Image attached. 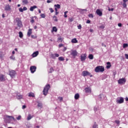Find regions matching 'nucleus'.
Wrapping results in <instances>:
<instances>
[{
  "instance_id": "338daca9",
  "label": "nucleus",
  "mask_w": 128,
  "mask_h": 128,
  "mask_svg": "<svg viewBox=\"0 0 128 128\" xmlns=\"http://www.w3.org/2000/svg\"><path fill=\"white\" fill-rule=\"evenodd\" d=\"M64 17L68 18V16L66 15V14H64Z\"/></svg>"
},
{
  "instance_id": "09e8293b",
  "label": "nucleus",
  "mask_w": 128,
  "mask_h": 128,
  "mask_svg": "<svg viewBox=\"0 0 128 128\" xmlns=\"http://www.w3.org/2000/svg\"><path fill=\"white\" fill-rule=\"evenodd\" d=\"M50 12H54V10H52V8H50Z\"/></svg>"
},
{
  "instance_id": "bf43d9fd",
  "label": "nucleus",
  "mask_w": 128,
  "mask_h": 128,
  "mask_svg": "<svg viewBox=\"0 0 128 128\" xmlns=\"http://www.w3.org/2000/svg\"><path fill=\"white\" fill-rule=\"evenodd\" d=\"M106 64H108V66H111V65H110V62H108L106 63Z\"/></svg>"
},
{
  "instance_id": "3c124183",
  "label": "nucleus",
  "mask_w": 128,
  "mask_h": 128,
  "mask_svg": "<svg viewBox=\"0 0 128 128\" xmlns=\"http://www.w3.org/2000/svg\"><path fill=\"white\" fill-rule=\"evenodd\" d=\"M28 10V8H26V7L24 6L23 8V11L24 10Z\"/></svg>"
},
{
  "instance_id": "412c9836",
  "label": "nucleus",
  "mask_w": 128,
  "mask_h": 128,
  "mask_svg": "<svg viewBox=\"0 0 128 128\" xmlns=\"http://www.w3.org/2000/svg\"><path fill=\"white\" fill-rule=\"evenodd\" d=\"M72 44H76L78 42V40H76V38H73L72 40Z\"/></svg>"
},
{
  "instance_id": "8fccbe9b",
  "label": "nucleus",
  "mask_w": 128,
  "mask_h": 128,
  "mask_svg": "<svg viewBox=\"0 0 128 128\" xmlns=\"http://www.w3.org/2000/svg\"><path fill=\"white\" fill-rule=\"evenodd\" d=\"M26 108V105H24L22 106V110H24V108Z\"/></svg>"
},
{
  "instance_id": "4be33fe9",
  "label": "nucleus",
  "mask_w": 128,
  "mask_h": 128,
  "mask_svg": "<svg viewBox=\"0 0 128 128\" xmlns=\"http://www.w3.org/2000/svg\"><path fill=\"white\" fill-rule=\"evenodd\" d=\"M32 115H30V114H29L27 118V120H32Z\"/></svg>"
},
{
  "instance_id": "bb28decb",
  "label": "nucleus",
  "mask_w": 128,
  "mask_h": 128,
  "mask_svg": "<svg viewBox=\"0 0 128 128\" xmlns=\"http://www.w3.org/2000/svg\"><path fill=\"white\" fill-rule=\"evenodd\" d=\"M88 58H90V60H94V55L92 54H89Z\"/></svg>"
},
{
  "instance_id": "603ef678",
  "label": "nucleus",
  "mask_w": 128,
  "mask_h": 128,
  "mask_svg": "<svg viewBox=\"0 0 128 128\" xmlns=\"http://www.w3.org/2000/svg\"><path fill=\"white\" fill-rule=\"evenodd\" d=\"M94 110L95 112H97L98 111V108L96 107H94Z\"/></svg>"
},
{
  "instance_id": "4468645a",
  "label": "nucleus",
  "mask_w": 128,
  "mask_h": 128,
  "mask_svg": "<svg viewBox=\"0 0 128 128\" xmlns=\"http://www.w3.org/2000/svg\"><path fill=\"white\" fill-rule=\"evenodd\" d=\"M23 96L20 94H16V98H17V100H22V98H23Z\"/></svg>"
},
{
  "instance_id": "c85d7f7f",
  "label": "nucleus",
  "mask_w": 128,
  "mask_h": 128,
  "mask_svg": "<svg viewBox=\"0 0 128 128\" xmlns=\"http://www.w3.org/2000/svg\"><path fill=\"white\" fill-rule=\"evenodd\" d=\"M52 32H58V28H56V26L53 27Z\"/></svg>"
},
{
  "instance_id": "69168bd1",
  "label": "nucleus",
  "mask_w": 128,
  "mask_h": 128,
  "mask_svg": "<svg viewBox=\"0 0 128 128\" xmlns=\"http://www.w3.org/2000/svg\"><path fill=\"white\" fill-rule=\"evenodd\" d=\"M128 0H123L124 3H126V2H128Z\"/></svg>"
},
{
  "instance_id": "a211bd4d",
  "label": "nucleus",
  "mask_w": 128,
  "mask_h": 128,
  "mask_svg": "<svg viewBox=\"0 0 128 128\" xmlns=\"http://www.w3.org/2000/svg\"><path fill=\"white\" fill-rule=\"evenodd\" d=\"M6 118H10V120H12V118L13 120H14V122L16 120V118H14L12 116H10L8 115H6Z\"/></svg>"
},
{
  "instance_id": "2eb2a0df",
  "label": "nucleus",
  "mask_w": 128,
  "mask_h": 128,
  "mask_svg": "<svg viewBox=\"0 0 128 128\" xmlns=\"http://www.w3.org/2000/svg\"><path fill=\"white\" fill-rule=\"evenodd\" d=\"M38 56V51H36L32 54V58H36V56Z\"/></svg>"
},
{
  "instance_id": "c03bdc74",
  "label": "nucleus",
  "mask_w": 128,
  "mask_h": 128,
  "mask_svg": "<svg viewBox=\"0 0 128 128\" xmlns=\"http://www.w3.org/2000/svg\"><path fill=\"white\" fill-rule=\"evenodd\" d=\"M54 72V68H50L49 72Z\"/></svg>"
},
{
  "instance_id": "f704fd0d",
  "label": "nucleus",
  "mask_w": 128,
  "mask_h": 128,
  "mask_svg": "<svg viewBox=\"0 0 128 128\" xmlns=\"http://www.w3.org/2000/svg\"><path fill=\"white\" fill-rule=\"evenodd\" d=\"M58 42H62V37L60 36L58 38Z\"/></svg>"
},
{
  "instance_id": "423d86ee",
  "label": "nucleus",
  "mask_w": 128,
  "mask_h": 128,
  "mask_svg": "<svg viewBox=\"0 0 128 128\" xmlns=\"http://www.w3.org/2000/svg\"><path fill=\"white\" fill-rule=\"evenodd\" d=\"M126 78H122L118 80V84H126Z\"/></svg>"
},
{
  "instance_id": "864d4df0",
  "label": "nucleus",
  "mask_w": 128,
  "mask_h": 128,
  "mask_svg": "<svg viewBox=\"0 0 128 128\" xmlns=\"http://www.w3.org/2000/svg\"><path fill=\"white\" fill-rule=\"evenodd\" d=\"M125 58H126L128 60V54H125Z\"/></svg>"
},
{
  "instance_id": "393cba45",
  "label": "nucleus",
  "mask_w": 128,
  "mask_h": 128,
  "mask_svg": "<svg viewBox=\"0 0 128 128\" xmlns=\"http://www.w3.org/2000/svg\"><path fill=\"white\" fill-rule=\"evenodd\" d=\"M98 98L100 100H104V98H104V95L100 94L98 96Z\"/></svg>"
},
{
  "instance_id": "5701e85b",
  "label": "nucleus",
  "mask_w": 128,
  "mask_h": 128,
  "mask_svg": "<svg viewBox=\"0 0 128 128\" xmlns=\"http://www.w3.org/2000/svg\"><path fill=\"white\" fill-rule=\"evenodd\" d=\"M79 98H80V94H76L74 96L75 100H78Z\"/></svg>"
},
{
  "instance_id": "f03ea898",
  "label": "nucleus",
  "mask_w": 128,
  "mask_h": 128,
  "mask_svg": "<svg viewBox=\"0 0 128 128\" xmlns=\"http://www.w3.org/2000/svg\"><path fill=\"white\" fill-rule=\"evenodd\" d=\"M50 88V86L48 84H46L44 88L42 93L44 96H46L48 92V90Z\"/></svg>"
},
{
  "instance_id": "7ed1b4c3",
  "label": "nucleus",
  "mask_w": 128,
  "mask_h": 128,
  "mask_svg": "<svg viewBox=\"0 0 128 128\" xmlns=\"http://www.w3.org/2000/svg\"><path fill=\"white\" fill-rule=\"evenodd\" d=\"M96 72H104V68L102 66H98L94 69Z\"/></svg>"
},
{
  "instance_id": "b1692460",
  "label": "nucleus",
  "mask_w": 128,
  "mask_h": 128,
  "mask_svg": "<svg viewBox=\"0 0 128 128\" xmlns=\"http://www.w3.org/2000/svg\"><path fill=\"white\" fill-rule=\"evenodd\" d=\"M32 29H29L28 32V36H30V34H32Z\"/></svg>"
},
{
  "instance_id": "6ab92c4d",
  "label": "nucleus",
  "mask_w": 128,
  "mask_h": 128,
  "mask_svg": "<svg viewBox=\"0 0 128 128\" xmlns=\"http://www.w3.org/2000/svg\"><path fill=\"white\" fill-rule=\"evenodd\" d=\"M38 7L36 6H31L30 8V12H34V8H36Z\"/></svg>"
},
{
  "instance_id": "f257e3e1",
  "label": "nucleus",
  "mask_w": 128,
  "mask_h": 128,
  "mask_svg": "<svg viewBox=\"0 0 128 128\" xmlns=\"http://www.w3.org/2000/svg\"><path fill=\"white\" fill-rule=\"evenodd\" d=\"M14 22L16 24V26L18 28L22 27V20H20V18H16L14 20Z\"/></svg>"
},
{
  "instance_id": "5fc2aeb1",
  "label": "nucleus",
  "mask_w": 128,
  "mask_h": 128,
  "mask_svg": "<svg viewBox=\"0 0 128 128\" xmlns=\"http://www.w3.org/2000/svg\"><path fill=\"white\" fill-rule=\"evenodd\" d=\"M110 66H112V65H108V66H106V68H110Z\"/></svg>"
},
{
  "instance_id": "0eeeda50",
  "label": "nucleus",
  "mask_w": 128,
  "mask_h": 128,
  "mask_svg": "<svg viewBox=\"0 0 128 128\" xmlns=\"http://www.w3.org/2000/svg\"><path fill=\"white\" fill-rule=\"evenodd\" d=\"M16 71H14V70H12L10 72V74H9L11 76V78H14V76H16Z\"/></svg>"
},
{
  "instance_id": "473e14b6",
  "label": "nucleus",
  "mask_w": 128,
  "mask_h": 128,
  "mask_svg": "<svg viewBox=\"0 0 128 128\" xmlns=\"http://www.w3.org/2000/svg\"><path fill=\"white\" fill-rule=\"evenodd\" d=\"M58 60L62 62H64V58L63 57L60 56L58 58Z\"/></svg>"
},
{
  "instance_id": "de8ad7c7",
  "label": "nucleus",
  "mask_w": 128,
  "mask_h": 128,
  "mask_svg": "<svg viewBox=\"0 0 128 128\" xmlns=\"http://www.w3.org/2000/svg\"><path fill=\"white\" fill-rule=\"evenodd\" d=\"M93 128H98V125H96V124H94L93 126Z\"/></svg>"
},
{
  "instance_id": "a18cd8bd",
  "label": "nucleus",
  "mask_w": 128,
  "mask_h": 128,
  "mask_svg": "<svg viewBox=\"0 0 128 128\" xmlns=\"http://www.w3.org/2000/svg\"><path fill=\"white\" fill-rule=\"evenodd\" d=\"M115 122H116V124H120V120H115Z\"/></svg>"
},
{
  "instance_id": "a878e982",
  "label": "nucleus",
  "mask_w": 128,
  "mask_h": 128,
  "mask_svg": "<svg viewBox=\"0 0 128 128\" xmlns=\"http://www.w3.org/2000/svg\"><path fill=\"white\" fill-rule=\"evenodd\" d=\"M22 2H23L24 4H28V0H22Z\"/></svg>"
},
{
  "instance_id": "cd10ccee",
  "label": "nucleus",
  "mask_w": 128,
  "mask_h": 128,
  "mask_svg": "<svg viewBox=\"0 0 128 128\" xmlns=\"http://www.w3.org/2000/svg\"><path fill=\"white\" fill-rule=\"evenodd\" d=\"M54 6L56 8H60V5L57 4H54Z\"/></svg>"
},
{
  "instance_id": "79ce46f5",
  "label": "nucleus",
  "mask_w": 128,
  "mask_h": 128,
  "mask_svg": "<svg viewBox=\"0 0 128 128\" xmlns=\"http://www.w3.org/2000/svg\"><path fill=\"white\" fill-rule=\"evenodd\" d=\"M78 30H82V25L79 24V25L78 26Z\"/></svg>"
},
{
  "instance_id": "4c0bfd02",
  "label": "nucleus",
  "mask_w": 128,
  "mask_h": 128,
  "mask_svg": "<svg viewBox=\"0 0 128 128\" xmlns=\"http://www.w3.org/2000/svg\"><path fill=\"white\" fill-rule=\"evenodd\" d=\"M19 12H24V9L22 8H19Z\"/></svg>"
},
{
  "instance_id": "7c9ffc66",
  "label": "nucleus",
  "mask_w": 128,
  "mask_h": 128,
  "mask_svg": "<svg viewBox=\"0 0 128 128\" xmlns=\"http://www.w3.org/2000/svg\"><path fill=\"white\" fill-rule=\"evenodd\" d=\"M38 108H42V104L38 102Z\"/></svg>"
},
{
  "instance_id": "f3484780",
  "label": "nucleus",
  "mask_w": 128,
  "mask_h": 128,
  "mask_svg": "<svg viewBox=\"0 0 128 128\" xmlns=\"http://www.w3.org/2000/svg\"><path fill=\"white\" fill-rule=\"evenodd\" d=\"M85 92H86V94L90 93V92H92V90H91L90 88H86Z\"/></svg>"
},
{
  "instance_id": "ddd939ff",
  "label": "nucleus",
  "mask_w": 128,
  "mask_h": 128,
  "mask_svg": "<svg viewBox=\"0 0 128 128\" xmlns=\"http://www.w3.org/2000/svg\"><path fill=\"white\" fill-rule=\"evenodd\" d=\"M6 80V78H4V74H0V82H2Z\"/></svg>"
},
{
  "instance_id": "e2e57ef3",
  "label": "nucleus",
  "mask_w": 128,
  "mask_h": 128,
  "mask_svg": "<svg viewBox=\"0 0 128 128\" xmlns=\"http://www.w3.org/2000/svg\"><path fill=\"white\" fill-rule=\"evenodd\" d=\"M47 2L48 4H50V3L52 2H50V0H48L47 2Z\"/></svg>"
},
{
  "instance_id": "6e6552de",
  "label": "nucleus",
  "mask_w": 128,
  "mask_h": 128,
  "mask_svg": "<svg viewBox=\"0 0 128 128\" xmlns=\"http://www.w3.org/2000/svg\"><path fill=\"white\" fill-rule=\"evenodd\" d=\"M36 66H32L30 67V70L32 74H34V72H36Z\"/></svg>"
},
{
  "instance_id": "aec40b11",
  "label": "nucleus",
  "mask_w": 128,
  "mask_h": 128,
  "mask_svg": "<svg viewBox=\"0 0 128 128\" xmlns=\"http://www.w3.org/2000/svg\"><path fill=\"white\" fill-rule=\"evenodd\" d=\"M28 96L30 98H34V94L32 92H30L28 94Z\"/></svg>"
},
{
  "instance_id": "58836bf2",
  "label": "nucleus",
  "mask_w": 128,
  "mask_h": 128,
  "mask_svg": "<svg viewBox=\"0 0 128 128\" xmlns=\"http://www.w3.org/2000/svg\"><path fill=\"white\" fill-rule=\"evenodd\" d=\"M21 118H22V116H18V117L16 118V120H20Z\"/></svg>"
},
{
  "instance_id": "052dcab7",
  "label": "nucleus",
  "mask_w": 128,
  "mask_h": 128,
  "mask_svg": "<svg viewBox=\"0 0 128 128\" xmlns=\"http://www.w3.org/2000/svg\"><path fill=\"white\" fill-rule=\"evenodd\" d=\"M90 32H94V30H92V29H90Z\"/></svg>"
},
{
  "instance_id": "39448f33",
  "label": "nucleus",
  "mask_w": 128,
  "mask_h": 128,
  "mask_svg": "<svg viewBox=\"0 0 128 128\" xmlns=\"http://www.w3.org/2000/svg\"><path fill=\"white\" fill-rule=\"evenodd\" d=\"M124 98L122 97L119 98H118L116 100V102L117 104H124Z\"/></svg>"
},
{
  "instance_id": "20e7f679",
  "label": "nucleus",
  "mask_w": 128,
  "mask_h": 128,
  "mask_svg": "<svg viewBox=\"0 0 128 128\" xmlns=\"http://www.w3.org/2000/svg\"><path fill=\"white\" fill-rule=\"evenodd\" d=\"M82 74L83 76H90V78L92 76V74H90V73L88 71H84L82 72Z\"/></svg>"
},
{
  "instance_id": "dca6fc26",
  "label": "nucleus",
  "mask_w": 128,
  "mask_h": 128,
  "mask_svg": "<svg viewBox=\"0 0 128 128\" xmlns=\"http://www.w3.org/2000/svg\"><path fill=\"white\" fill-rule=\"evenodd\" d=\"M51 56L52 58H58V56H60V54H52Z\"/></svg>"
},
{
  "instance_id": "72a5a7b5",
  "label": "nucleus",
  "mask_w": 128,
  "mask_h": 128,
  "mask_svg": "<svg viewBox=\"0 0 128 128\" xmlns=\"http://www.w3.org/2000/svg\"><path fill=\"white\" fill-rule=\"evenodd\" d=\"M128 44H123V48H128Z\"/></svg>"
},
{
  "instance_id": "49530a36",
  "label": "nucleus",
  "mask_w": 128,
  "mask_h": 128,
  "mask_svg": "<svg viewBox=\"0 0 128 128\" xmlns=\"http://www.w3.org/2000/svg\"><path fill=\"white\" fill-rule=\"evenodd\" d=\"M88 17L89 18H94V15H92V14H90L89 15H88Z\"/></svg>"
},
{
  "instance_id": "13d9d810",
  "label": "nucleus",
  "mask_w": 128,
  "mask_h": 128,
  "mask_svg": "<svg viewBox=\"0 0 128 128\" xmlns=\"http://www.w3.org/2000/svg\"><path fill=\"white\" fill-rule=\"evenodd\" d=\"M64 46V44H59V48H62V46Z\"/></svg>"
},
{
  "instance_id": "680f3d73",
  "label": "nucleus",
  "mask_w": 128,
  "mask_h": 128,
  "mask_svg": "<svg viewBox=\"0 0 128 128\" xmlns=\"http://www.w3.org/2000/svg\"><path fill=\"white\" fill-rule=\"evenodd\" d=\"M90 20H88L86 22V24H90Z\"/></svg>"
},
{
  "instance_id": "774afa93",
  "label": "nucleus",
  "mask_w": 128,
  "mask_h": 128,
  "mask_svg": "<svg viewBox=\"0 0 128 128\" xmlns=\"http://www.w3.org/2000/svg\"><path fill=\"white\" fill-rule=\"evenodd\" d=\"M126 102H128V98L126 97Z\"/></svg>"
},
{
  "instance_id": "4d7b16f0",
  "label": "nucleus",
  "mask_w": 128,
  "mask_h": 128,
  "mask_svg": "<svg viewBox=\"0 0 128 128\" xmlns=\"http://www.w3.org/2000/svg\"><path fill=\"white\" fill-rule=\"evenodd\" d=\"M59 100L60 102H62V97H59Z\"/></svg>"
},
{
  "instance_id": "a19ab883",
  "label": "nucleus",
  "mask_w": 128,
  "mask_h": 128,
  "mask_svg": "<svg viewBox=\"0 0 128 128\" xmlns=\"http://www.w3.org/2000/svg\"><path fill=\"white\" fill-rule=\"evenodd\" d=\"M100 28H102V30H104V25L102 24L100 27Z\"/></svg>"
},
{
  "instance_id": "9b49d317",
  "label": "nucleus",
  "mask_w": 128,
  "mask_h": 128,
  "mask_svg": "<svg viewBox=\"0 0 128 128\" xmlns=\"http://www.w3.org/2000/svg\"><path fill=\"white\" fill-rule=\"evenodd\" d=\"M70 54H72V56H78V52H76V50H72L70 52Z\"/></svg>"
},
{
  "instance_id": "c9c22d12",
  "label": "nucleus",
  "mask_w": 128,
  "mask_h": 128,
  "mask_svg": "<svg viewBox=\"0 0 128 128\" xmlns=\"http://www.w3.org/2000/svg\"><path fill=\"white\" fill-rule=\"evenodd\" d=\"M30 22L32 24H34V17L31 18Z\"/></svg>"
},
{
  "instance_id": "9d476101",
  "label": "nucleus",
  "mask_w": 128,
  "mask_h": 128,
  "mask_svg": "<svg viewBox=\"0 0 128 128\" xmlns=\"http://www.w3.org/2000/svg\"><path fill=\"white\" fill-rule=\"evenodd\" d=\"M86 54H83L80 56L81 62H84V60H86Z\"/></svg>"
},
{
  "instance_id": "37998d69",
  "label": "nucleus",
  "mask_w": 128,
  "mask_h": 128,
  "mask_svg": "<svg viewBox=\"0 0 128 128\" xmlns=\"http://www.w3.org/2000/svg\"><path fill=\"white\" fill-rule=\"evenodd\" d=\"M122 6L124 8H126V4L123 3Z\"/></svg>"
},
{
  "instance_id": "0e129e2a",
  "label": "nucleus",
  "mask_w": 128,
  "mask_h": 128,
  "mask_svg": "<svg viewBox=\"0 0 128 128\" xmlns=\"http://www.w3.org/2000/svg\"><path fill=\"white\" fill-rule=\"evenodd\" d=\"M118 26H120V27L122 26V24L120 23L118 24Z\"/></svg>"
},
{
  "instance_id": "1a4fd4ad",
  "label": "nucleus",
  "mask_w": 128,
  "mask_h": 128,
  "mask_svg": "<svg viewBox=\"0 0 128 128\" xmlns=\"http://www.w3.org/2000/svg\"><path fill=\"white\" fill-rule=\"evenodd\" d=\"M12 9L10 8V4H6L5 6L4 10L6 12H10Z\"/></svg>"
},
{
  "instance_id": "c756f323",
  "label": "nucleus",
  "mask_w": 128,
  "mask_h": 128,
  "mask_svg": "<svg viewBox=\"0 0 128 128\" xmlns=\"http://www.w3.org/2000/svg\"><path fill=\"white\" fill-rule=\"evenodd\" d=\"M10 58V60H16V57L14 55L11 56Z\"/></svg>"
},
{
  "instance_id": "f8f14e48",
  "label": "nucleus",
  "mask_w": 128,
  "mask_h": 128,
  "mask_svg": "<svg viewBox=\"0 0 128 128\" xmlns=\"http://www.w3.org/2000/svg\"><path fill=\"white\" fill-rule=\"evenodd\" d=\"M96 13L98 16H102V12L99 9H98L96 10Z\"/></svg>"
},
{
  "instance_id": "2f4dec72",
  "label": "nucleus",
  "mask_w": 128,
  "mask_h": 128,
  "mask_svg": "<svg viewBox=\"0 0 128 128\" xmlns=\"http://www.w3.org/2000/svg\"><path fill=\"white\" fill-rule=\"evenodd\" d=\"M19 36L22 38V36H24V34H22V32H19Z\"/></svg>"
},
{
  "instance_id": "6e6d98bb",
  "label": "nucleus",
  "mask_w": 128,
  "mask_h": 128,
  "mask_svg": "<svg viewBox=\"0 0 128 128\" xmlns=\"http://www.w3.org/2000/svg\"><path fill=\"white\" fill-rule=\"evenodd\" d=\"M102 46H104V48H106V44H104V43H102Z\"/></svg>"
},
{
  "instance_id": "e433bc0d",
  "label": "nucleus",
  "mask_w": 128,
  "mask_h": 128,
  "mask_svg": "<svg viewBox=\"0 0 128 128\" xmlns=\"http://www.w3.org/2000/svg\"><path fill=\"white\" fill-rule=\"evenodd\" d=\"M40 16L41 18H46V15L44 14H40Z\"/></svg>"
},
{
  "instance_id": "ea45409f",
  "label": "nucleus",
  "mask_w": 128,
  "mask_h": 128,
  "mask_svg": "<svg viewBox=\"0 0 128 128\" xmlns=\"http://www.w3.org/2000/svg\"><path fill=\"white\" fill-rule=\"evenodd\" d=\"M53 18H54V22H58V19L56 18V16H54Z\"/></svg>"
}]
</instances>
